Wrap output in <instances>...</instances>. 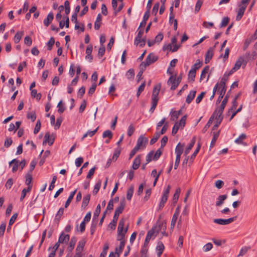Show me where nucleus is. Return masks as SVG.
Returning <instances> with one entry per match:
<instances>
[{"mask_svg": "<svg viewBox=\"0 0 257 257\" xmlns=\"http://www.w3.org/2000/svg\"><path fill=\"white\" fill-rule=\"evenodd\" d=\"M125 219L124 218H121L118 223L117 227V240H122L124 239L125 234L128 230V226L124 229V226L125 224Z\"/></svg>", "mask_w": 257, "mask_h": 257, "instance_id": "nucleus-1", "label": "nucleus"}, {"mask_svg": "<svg viewBox=\"0 0 257 257\" xmlns=\"http://www.w3.org/2000/svg\"><path fill=\"white\" fill-rule=\"evenodd\" d=\"M171 189V186L168 185L166 189L163 192V196H162L161 201L158 206V211L161 210L165 206V204L167 202L168 195Z\"/></svg>", "mask_w": 257, "mask_h": 257, "instance_id": "nucleus-2", "label": "nucleus"}, {"mask_svg": "<svg viewBox=\"0 0 257 257\" xmlns=\"http://www.w3.org/2000/svg\"><path fill=\"white\" fill-rule=\"evenodd\" d=\"M186 118L187 115H185L181 118L179 122H176L175 123L172 131V134L173 136H174L177 133L180 127L183 128L184 127L186 123Z\"/></svg>", "mask_w": 257, "mask_h": 257, "instance_id": "nucleus-3", "label": "nucleus"}, {"mask_svg": "<svg viewBox=\"0 0 257 257\" xmlns=\"http://www.w3.org/2000/svg\"><path fill=\"white\" fill-rule=\"evenodd\" d=\"M148 142V139L144 135H141L139 137L135 147L139 150L140 149H144L146 148Z\"/></svg>", "mask_w": 257, "mask_h": 257, "instance_id": "nucleus-4", "label": "nucleus"}, {"mask_svg": "<svg viewBox=\"0 0 257 257\" xmlns=\"http://www.w3.org/2000/svg\"><path fill=\"white\" fill-rule=\"evenodd\" d=\"M236 218V216H234L228 219L216 218L213 219V222L220 225H227L235 221Z\"/></svg>", "mask_w": 257, "mask_h": 257, "instance_id": "nucleus-5", "label": "nucleus"}, {"mask_svg": "<svg viewBox=\"0 0 257 257\" xmlns=\"http://www.w3.org/2000/svg\"><path fill=\"white\" fill-rule=\"evenodd\" d=\"M244 61V60L243 58L242 57H240L238 59V60L236 61L234 67L232 68V69L230 71L229 75L232 74L234 72L238 70L240 68L241 65L243 64Z\"/></svg>", "mask_w": 257, "mask_h": 257, "instance_id": "nucleus-6", "label": "nucleus"}, {"mask_svg": "<svg viewBox=\"0 0 257 257\" xmlns=\"http://www.w3.org/2000/svg\"><path fill=\"white\" fill-rule=\"evenodd\" d=\"M161 87V85L160 84H159L154 86L152 95V100H156L158 101V94L159 93Z\"/></svg>", "mask_w": 257, "mask_h": 257, "instance_id": "nucleus-7", "label": "nucleus"}, {"mask_svg": "<svg viewBox=\"0 0 257 257\" xmlns=\"http://www.w3.org/2000/svg\"><path fill=\"white\" fill-rule=\"evenodd\" d=\"M55 141V137L53 135H50L49 132H47L44 136V140L43 144L48 143L49 146L53 144Z\"/></svg>", "mask_w": 257, "mask_h": 257, "instance_id": "nucleus-8", "label": "nucleus"}, {"mask_svg": "<svg viewBox=\"0 0 257 257\" xmlns=\"http://www.w3.org/2000/svg\"><path fill=\"white\" fill-rule=\"evenodd\" d=\"M223 111H220V109H216L213 112L212 115L211 116H213V118L214 117L215 118V119H216L217 122H218V123H220L223 119V116H222Z\"/></svg>", "mask_w": 257, "mask_h": 257, "instance_id": "nucleus-9", "label": "nucleus"}, {"mask_svg": "<svg viewBox=\"0 0 257 257\" xmlns=\"http://www.w3.org/2000/svg\"><path fill=\"white\" fill-rule=\"evenodd\" d=\"M246 7L247 6L245 5L239 6V8L237 11V15L236 17V21H239L241 19L244 14Z\"/></svg>", "mask_w": 257, "mask_h": 257, "instance_id": "nucleus-10", "label": "nucleus"}, {"mask_svg": "<svg viewBox=\"0 0 257 257\" xmlns=\"http://www.w3.org/2000/svg\"><path fill=\"white\" fill-rule=\"evenodd\" d=\"M119 240L120 241L119 246V247H116L115 249V253L117 254V257H119L120 254L122 252L125 243L124 239Z\"/></svg>", "mask_w": 257, "mask_h": 257, "instance_id": "nucleus-11", "label": "nucleus"}, {"mask_svg": "<svg viewBox=\"0 0 257 257\" xmlns=\"http://www.w3.org/2000/svg\"><path fill=\"white\" fill-rule=\"evenodd\" d=\"M125 204L126 203L124 199H123L122 200H120L119 205L118 207H117L115 209L114 212L119 215L121 214L124 209Z\"/></svg>", "mask_w": 257, "mask_h": 257, "instance_id": "nucleus-12", "label": "nucleus"}, {"mask_svg": "<svg viewBox=\"0 0 257 257\" xmlns=\"http://www.w3.org/2000/svg\"><path fill=\"white\" fill-rule=\"evenodd\" d=\"M160 230V225L158 226L157 225L154 226L152 229L148 232L147 235L151 238L155 234V233H156L155 235L156 236Z\"/></svg>", "mask_w": 257, "mask_h": 257, "instance_id": "nucleus-13", "label": "nucleus"}, {"mask_svg": "<svg viewBox=\"0 0 257 257\" xmlns=\"http://www.w3.org/2000/svg\"><path fill=\"white\" fill-rule=\"evenodd\" d=\"M54 19V15L53 13L50 12L48 14L47 16V18L44 20V25L46 27H48L49 25L51 23L52 21Z\"/></svg>", "mask_w": 257, "mask_h": 257, "instance_id": "nucleus-14", "label": "nucleus"}, {"mask_svg": "<svg viewBox=\"0 0 257 257\" xmlns=\"http://www.w3.org/2000/svg\"><path fill=\"white\" fill-rule=\"evenodd\" d=\"M213 54V48H210L205 54V63L206 64L209 62L212 59Z\"/></svg>", "mask_w": 257, "mask_h": 257, "instance_id": "nucleus-15", "label": "nucleus"}, {"mask_svg": "<svg viewBox=\"0 0 257 257\" xmlns=\"http://www.w3.org/2000/svg\"><path fill=\"white\" fill-rule=\"evenodd\" d=\"M70 239V236L68 234L64 235L63 233H62L58 239V241L60 243H67Z\"/></svg>", "mask_w": 257, "mask_h": 257, "instance_id": "nucleus-16", "label": "nucleus"}, {"mask_svg": "<svg viewBox=\"0 0 257 257\" xmlns=\"http://www.w3.org/2000/svg\"><path fill=\"white\" fill-rule=\"evenodd\" d=\"M246 139V136L244 134H242L240 135L238 138H237L235 140V143L238 145H243L244 146H246L247 144L246 143H243V141Z\"/></svg>", "mask_w": 257, "mask_h": 257, "instance_id": "nucleus-17", "label": "nucleus"}, {"mask_svg": "<svg viewBox=\"0 0 257 257\" xmlns=\"http://www.w3.org/2000/svg\"><path fill=\"white\" fill-rule=\"evenodd\" d=\"M164 245L162 242H159L156 246L158 257H160L164 250Z\"/></svg>", "mask_w": 257, "mask_h": 257, "instance_id": "nucleus-18", "label": "nucleus"}, {"mask_svg": "<svg viewBox=\"0 0 257 257\" xmlns=\"http://www.w3.org/2000/svg\"><path fill=\"white\" fill-rule=\"evenodd\" d=\"M227 197V195H221L219 196L217 198L215 204L216 206H220L222 205L223 204L224 200L226 199Z\"/></svg>", "mask_w": 257, "mask_h": 257, "instance_id": "nucleus-19", "label": "nucleus"}, {"mask_svg": "<svg viewBox=\"0 0 257 257\" xmlns=\"http://www.w3.org/2000/svg\"><path fill=\"white\" fill-rule=\"evenodd\" d=\"M184 147V144H181L180 143L178 144L175 148V153L176 154V156L181 157L183 151Z\"/></svg>", "mask_w": 257, "mask_h": 257, "instance_id": "nucleus-20", "label": "nucleus"}, {"mask_svg": "<svg viewBox=\"0 0 257 257\" xmlns=\"http://www.w3.org/2000/svg\"><path fill=\"white\" fill-rule=\"evenodd\" d=\"M141 164V157L140 155L137 156L133 161V168L134 170H137L139 168Z\"/></svg>", "mask_w": 257, "mask_h": 257, "instance_id": "nucleus-21", "label": "nucleus"}, {"mask_svg": "<svg viewBox=\"0 0 257 257\" xmlns=\"http://www.w3.org/2000/svg\"><path fill=\"white\" fill-rule=\"evenodd\" d=\"M158 57L157 56H156L153 53H150L147 57L146 60L149 64H151L156 61Z\"/></svg>", "mask_w": 257, "mask_h": 257, "instance_id": "nucleus-22", "label": "nucleus"}, {"mask_svg": "<svg viewBox=\"0 0 257 257\" xmlns=\"http://www.w3.org/2000/svg\"><path fill=\"white\" fill-rule=\"evenodd\" d=\"M196 93V91L195 90H191L190 91L189 94L187 95L186 102L187 103L189 104L194 98L195 95Z\"/></svg>", "mask_w": 257, "mask_h": 257, "instance_id": "nucleus-23", "label": "nucleus"}, {"mask_svg": "<svg viewBox=\"0 0 257 257\" xmlns=\"http://www.w3.org/2000/svg\"><path fill=\"white\" fill-rule=\"evenodd\" d=\"M195 142H196V138H195V137H194L192 138V140L191 141V143L189 144L188 146L187 147V148L185 150L184 155L186 156V155H187L188 154H189V153L190 152V150L192 149V148L194 146V144L195 143Z\"/></svg>", "mask_w": 257, "mask_h": 257, "instance_id": "nucleus-24", "label": "nucleus"}, {"mask_svg": "<svg viewBox=\"0 0 257 257\" xmlns=\"http://www.w3.org/2000/svg\"><path fill=\"white\" fill-rule=\"evenodd\" d=\"M76 192H77V189H75L74 191H73L70 193V195L68 197V198L67 199V200L66 201L65 204V207L66 208L69 206V204H70V203H71L72 200L73 199Z\"/></svg>", "mask_w": 257, "mask_h": 257, "instance_id": "nucleus-25", "label": "nucleus"}, {"mask_svg": "<svg viewBox=\"0 0 257 257\" xmlns=\"http://www.w3.org/2000/svg\"><path fill=\"white\" fill-rule=\"evenodd\" d=\"M63 213H64V208L61 207L59 209L58 211L57 212V213L55 216V217L54 219L55 222H56L57 223H59L61 216L63 214Z\"/></svg>", "mask_w": 257, "mask_h": 257, "instance_id": "nucleus-26", "label": "nucleus"}, {"mask_svg": "<svg viewBox=\"0 0 257 257\" xmlns=\"http://www.w3.org/2000/svg\"><path fill=\"white\" fill-rule=\"evenodd\" d=\"M101 15L100 14H98L96 20L94 23V29L95 30H99L101 26Z\"/></svg>", "mask_w": 257, "mask_h": 257, "instance_id": "nucleus-27", "label": "nucleus"}, {"mask_svg": "<svg viewBox=\"0 0 257 257\" xmlns=\"http://www.w3.org/2000/svg\"><path fill=\"white\" fill-rule=\"evenodd\" d=\"M220 89V90L219 91V96L218 98V99L217 100V103H219L222 98L223 97V96L226 92V87H220L219 86V90Z\"/></svg>", "mask_w": 257, "mask_h": 257, "instance_id": "nucleus-28", "label": "nucleus"}, {"mask_svg": "<svg viewBox=\"0 0 257 257\" xmlns=\"http://www.w3.org/2000/svg\"><path fill=\"white\" fill-rule=\"evenodd\" d=\"M12 164H14V165L12 168V172H15L17 171L18 169L19 161L17 159H14L9 163L10 165H11Z\"/></svg>", "mask_w": 257, "mask_h": 257, "instance_id": "nucleus-29", "label": "nucleus"}, {"mask_svg": "<svg viewBox=\"0 0 257 257\" xmlns=\"http://www.w3.org/2000/svg\"><path fill=\"white\" fill-rule=\"evenodd\" d=\"M98 129V127H97L94 131H87L85 134L83 135V137L81 138V140L83 141L85 138H86L88 136H89L90 137H93L95 134V133L97 132Z\"/></svg>", "mask_w": 257, "mask_h": 257, "instance_id": "nucleus-30", "label": "nucleus"}, {"mask_svg": "<svg viewBox=\"0 0 257 257\" xmlns=\"http://www.w3.org/2000/svg\"><path fill=\"white\" fill-rule=\"evenodd\" d=\"M90 199V195L87 194L85 195L83 199L81 207L85 208L88 204Z\"/></svg>", "mask_w": 257, "mask_h": 257, "instance_id": "nucleus-31", "label": "nucleus"}, {"mask_svg": "<svg viewBox=\"0 0 257 257\" xmlns=\"http://www.w3.org/2000/svg\"><path fill=\"white\" fill-rule=\"evenodd\" d=\"M220 131H218L217 133H213V138L212 139L210 147L212 148L215 145L216 140L219 137Z\"/></svg>", "mask_w": 257, "mask_h": 257, "instance_id": "nucleus-32", "label": "nucleus"}, {"mask_svg": "<svg viewBox=\"0 0 257 257\" xmlns=\"http://www.w3.org/2000/svg\"><path fill=\"white\" fill-rule=\"evenodd\" d=\"M76 242V239L75 237H73L71 239L69 246L67 248V249L69 251L71 252L72 251L75 245Z\"/></svg>", "mask_w": 257, "mask_h": 257, "instance_id": "nucleus-33", "label": "nucleus"}, {"mask_svg": "<svg viewBox=\"0 0 257 257\" xmlns=\"http://www.w3.org/2000/svg\"><path fill=\"white\" fill-rule=\"evenodd\" d=\"M23 35H24L23 31L17 32L14 37V42L16 44L20 42V41L21 40Z\"/></svg>", "mask_w": 257, "mask_h": 257, "instance_id": "nucleus-34", "label": "nucleus"}, {"mask_svg": "<svg viewBox=\"0 0 257 257\" xmlns=\"http://www.w3.org/2000/svg\"><path fill=\"white\" fill-rule=\"evenodd\" d=\"M180 192H181V189L180 188H178L176 189L175 192L173 195V197L172 201H173V203L174 204L176 203V202H177L179 197Z\"/></svg>", "mask_w": 257, "mask_h": 257, "instance_id": "nucleus-35", "label": "nucleus"}, {"mask_svg": "<svg viewBox=\"0 0 257 257\" xmlns=\"http://www.w3.org/2000/svg\"><path fill=\"white\" fill-rule=\"evenodd\" d=\"M85 244V241L84 240H81V241H79L78 244V245L76 247V252L81 253L84 247Z\"/></svg>", "mask_w": 257, "mask_h": 257, "instance_id": "nucleus-36", "label": "nucleus"}, {"mask_svg": "<svg viewBox=\"0 0 257 257\" xmlns=\"http://www.w3.org/2000/svg\"><path fill=\"white\" fill-rule=\"evenodd\" d=\"M101 208L100 204H98L94 212L93 220H97L98 217L100 213Z\"/></svg>", "mask_w": 257, "mask_h": 257, "instance_id": "nucleus-37", "label": "nucleus"}, {"mask_svg": "<svg viewBox=\"0 0 257 257\" xmlns=\"http://www.w3.org/2000/svg\"><path fill=\"white\" fill-rule=\"evenodd\" d=\"M32 176L30 173H27L26 175V184L29 186H31V188H32V185L31 184V182L32 181Z\"/></svg>", "mask_w": 257, "mask_h": 257, "instance_id": "nucleus-38", "label": "nucleus"}, {"mask_svg": "<svg viewBox=\"0 0 257 257\" xmlns=\"http://www.w3.org/2000/svg\"><path fill=\"white\" fill-rule=\"evenodd\" d=\"M256 53L254 51L252 52L251 56L250 55V53L248 52H247L245 53L244 57H245L246 60L248 61V60H251V59H252V60L254 59L255 57H256Z\"/></svg>", "mask_w": 257, "mask_h": 257, "instance_id": "nucleus-39", "label": "nucleus"}, {"mask_svg": "<svg viewBox=\"0 0 257 257\" xmlns=\"http://www.w3.org/2000/svg\"><path fill=\"white\" fill-rule=\"evenodd\" d=\"M134 187L131 186L127 190L126 193V199L131 200L134 193Z\"/></svg>", "mask_w": 257, "mask_h": 257, "instance_id": "nucleus-40", "label": "nucleus"}, {"mask_svg": "<svg viewBox=\"0 0 257 257\" xmlns=\"http://www.w3.org/2000/svg\"><path fill=\"white\" fill-rule=\"evenodd\" d=\"M196 75V70L195 69H191L188 74V79L193 82Z\"/></svg>", "mask_w": 257, "mask_h": 257, "instance_id": "nucleus-41", "label": "nucleus"}, {"mask_svg": "<svg viewBox=\"0 0 257 257\" xmlns=\"http://www.w3.org/2000/svg\"><path fill=\"white\" fill-rule=\"evenodd\" d=\"M209 70V66H206L204 68V69L202 70V71L201 72L200 81H201L204 78H205V77L206 76V74L208 73Z\"/></svg>", "mask_w": 257, "mask_h": 257, "instance_id": "nucleus-42", "label": "nucleus"}, {"mask_svg": "<svg viewBox=\"0 0 257 257\" xmlns=\"http://www.w3.org/2000/svg\"><path fill=\"white\" fill-rule=\"evenodd\" d=\"M101 181L98 180V182L95 184L94 189H93V194L94 195H96L98 193V192L101 187Z\"/></svg>", "mask_w": 257, "mask_h": 257, "instance_id": "nucleus-43", "label": "nucleus"}, {"mask_svg": "<svg viewBox=\"0 0 257 257\" xmlns=\"http://www.w3.org/2000/svg\"><path fill=\"white\" fill-rule=\"evenodd\" d=\"M31 190V186L28 187V188L27 189L24 188L22 191V194H21V196L20 197V200L21 201L23 200V199L26 197L27 193L30 192Z\"/></svg>", "mask_w": 257, "mask_h": 257, "instance_id": "nucleus-44", "label": "nucleus"}, {"mask_svg": "<svg viewBox=\"0 0 257 257\" xmlns=\"http://www.w3.org/2000/svg\"><path fill=\"white\" fill-rule=\"evenodd\" d=\"M135 45L137 46L140 45L141 47H142L145 45V41L144 39H142V38L137 39V37H136L135 40Z\"/></svg>", "mask_w": 257, "mask_h": 257, "instance_id": "nucleus-45", "label": "nucleus"}, {"mask_svg": "<svg viewBox=\"0 0 257 257\" xmlns=\"http://www.w3.org/2000/svg\"><path fill=\"white\" fill-rule=\"evenodd\" d=\"M228 98V96L227 95H226L225 96V97H224V98L223 99V100H222L221 104L219 108H218L219 109H220V111H223V110L225 107V105L227 102Z\"/></svg>", "mask_w": 257, "mask_h": 257, "instance_id": "nucleus-46", "label": "nucleus"}, {"mask_svg": "<svg viewBox=\"0 0 257 257\" xmlns=\"http://www.w3.org/2000/svg\"><path fill=\"white\" fill-rule=\"evenodd\" d=\"M177 83L176 78L175 76L171 75L169 80H168L167 83L168 85H171V86H173L175 85Z\"/></svg>", "mask_w": 257, "mask_h": 257, "instance_id": "nucleus-47", "label": "nucleus"}, {"mask_svg": "<svg viewBox=\"0 0 257 257\" xmlns=\"http://www.w3.org/2000/svg\"><path fill=\"white\" fill-rule=\"evenodd\" d=\"M121 152V149L119 147L116 148L114 150V152L112 157V159L116 161L119 157Z\"/></svg>", "mask_w": 257, "mask_h": 257, "instance_id": "nucleus-48", "label": "nucleus"}, {"mask_svg": "<svg viewBox=\"0 0 257 257\" xmlns=\"http://www.w3.org/2000/svg\"><path fill=\"white\" fill-rule=\"evenodd\" d=\"M97 223V220L92 219V221L91 222V227H90V233L91 235L93 234V233H94V232L95 231Z\"/></svg>", "mask_w": 257, "mask_h": 257, "instance_id": "nucleus-49", "label": "nucleus"}, {"mask_svg": "<svg viewBox=\"0 0 257 257\" xmlns=\"http://www.w3.org/2000/svg\"><path fill=\"white\" fill-rule=\"evenodd\" d=\"M162 149L159 148L158 149L155 153V154L154 153V157H153V160L157 161L161 156L162 153V151L161 150Z\"/></svg>", "mask_w": 257, "mask_h": 257, "instance_id": "nucleus-50", "label": "nucleus"}, {"mask_svg": "<svg viewBox=\"0 0 257 257\" xmlns=\"http://www.w3.org/2000/svg\"><path fill=\"white\" fill-rule=\"evenodd\" d=\"M113 136L112 132L109 130L104 131L102 134L103 138H108V139H112Z\"/></svg>", "mask_w": 257, "mask_h": 257, "instance_id": "nucleus-51", "label": "nucleus"}, {"mask_svg": "<svg viewBox=\"0 0 257 257\" xmlns=\"http://www.w3.org/2000/svg\"><path fill=\"white\" fill-rule=\"evenodd\" d=\"M160 134L159 132H157L155 134L153 138L150 141V145H153L155 144L160 136Z\"/></svg>", "mask_w": 257, "mask_h": 257, "instance_id": "nucleus-52", "label": "nucleus"}, {"mask_svg": "<svg viewBox=\"0 0 257 257\" xmlns=\"http://www.w3.org/2000/svg\"><path fill=\"white\" fill-rule=\"evenodd\" d=\"M229 18L228 17H224L222 20V22L220 24V27L222 28V27H226L227 26V25L228 24V23H229Z\"/></svg>", "mask_w": 257, "mask_h": 257, "instance_id": "nucleus-53", "label": "nucleus"}, {"mask_svg": "<svg viewBox=\"0 0 257 257\" xmlns=\"http://www.w3.org/2000/svg\"><path fill=\"white\" fill-rule=\"evenodd\" d=\"M135 130V128L134 125L133 124H131L128 127L127 133V136L128 137L132 136V135L133 134V133H134Z\"/></svg>", "mask_w": 257, "mask_h": 257, "instance_id": "nucleus-54", "label": "nucleus"}, {"mask_svg": "<svg viewBox=\"0 0 257 257\" xmlns=\"http://www.w3.org/2000/svg\"><path fill=\"white\" fill-rule=\"evenodd\" d=\"M154 157V151L150 152L146 156V164L150 163L153 159Z\"/></svg>", "mask_w": 257, "mask_h": 257, "instance_id": "nucleus-55", "label": "nucleus"}, {"mask_svg": "<svg viewBox=\"0 0 257 257\" xmlns=\"http://www.w3.org/2000/svg\"><path fill=\"white\" fill-rule=\"evenodd\" d=\"M213 119V116H211V117L209 118V120L208 121L207 123L206 124V125L204 126L202 130V132L203 133H205L208 128L210 127V124L212 123Z\"/></svg>", "mask_w": 257, "mask_h": 257, "instance_id": "nucleus-56", "label": "nucleus"}, {"mask_svg": "<svg viewBox=\"0 0 257 257\" xmlns=\"http://www.w3.org/2000/svg\"><path fill=\"white\" fill-rule=\"evenodd\" d=\"M203 4V0H198L196 2L195 7V12L196 13H198L200 9V8Z\"/></svg>", "mask_w": 257, "mask_h": 257, "instance_id": "nucleus-57", "label": "nucleus"}, {"mask_svg": "<svg viewBox=\"0 0 257 257\" xmlns=\"http://www.w3.org/2000/svg\"><path fill=\"white\" fill-rule=\"evenodd\" d=\"M250 249L249 247H243L241 248L240 249L239 254H238V256H242L244 255L248 251V250Z\"/></svg>", "mask_w": 257, "mask_h": 257, "instance_id": "nucleus-58", "label": "nucleus"}, {"mask_svg": "<svg viewBox=\"0 0 257 257\" xmlns=\"http://www.w3.org/2000/svg\"><path fill=\"white\" fill-rule=\"evenodd\" d=\"M134 70L132 69H129L126 73V76L129 79L133 78L134 77Z\"/></svg>", "mask_w": 257, "mask_h": 257, "instance_id": "nucleus-59", "label": "nucleus"}, {"mask_svg": "<svg viewBox=\"0 0 257 257\" xmlns=\"http://www.w3.org/2000/svg\"><path fill=\"white\" fill-rule=\"evenodd\" d=\"M41 126V121L40 120H38L37 121L34 131V134H37V133H38V132L40 130Z\"/></svg>", "mask_w": 257, "mask_h": 257, "instance_id": "nucleus-60", "label": "nucleus"}, {"mask_svg": "<svg viewBox=\"0 0 257 257\" xmlns=\"http://www.w3.org/2000/svg\"><path fill=\"white\" fill-rule=\"evenodd\" d=\"M105 51V48L104 46H101L98 52V56L99 58H101L103 56V55L104 54Z\"/></svg>", "mask_w": 257, "mask_h": 257, "instance_id": "nucleus-61", "label": "nucleus"}, {"mask_svg": "<svg viewBox=\"0 0 257 257\" xmlns=\"http://www.w3.org/2000/svg\"><path fill=\"white\" fill-rule=\"evenodd\" d=\"M213 245L211 243L209 242L205 244L203 246V251L204 252H207L210 250L212 248Z\"/></svg>", "mask_w": 257, "mask_h": 257, "instance_id": "nucleus-62", "label": "nucleus"}, {"mask_svg": "<svg viewBox=\"0 0 257 257\" xmlns=\"http://www.w3.org/2000/svg\"><path fill=\"white\" fill-rule=\"evenodd\" d=\"M160 4L159 3H156L153 6L152 10V14L156 16L158 13L159 8Z\"/></svg>", "mask_w": 257, "mask_h": 257, "instance_id": "nucleus-63", "label": "nucleus"}, {"mask_svg": "<svg viewBox=\"0 0 257 257\" xmlns=\"http://www.w3.org/2000/svg\"><path fill=\"white\" fill-rule=\"evenodd\" d=\"M27 118L31 119L32 121H34L36 118V115L35 112H32L27 114Z\"/></svg>", "mask_w": 257, "mask_h": 257, "instance_id": "nucleus-64", "label": "nucleus"}]
</instances>
